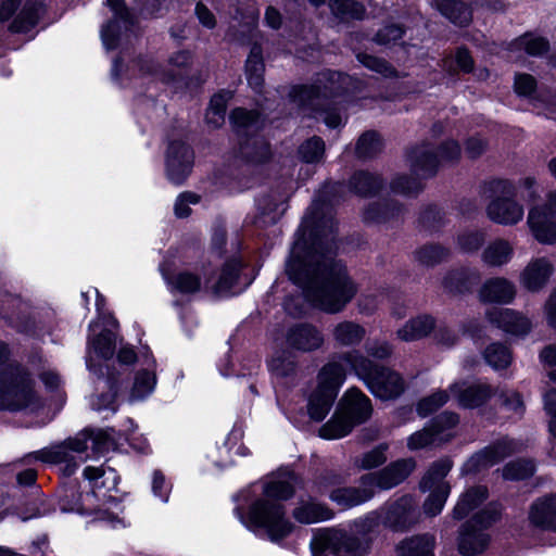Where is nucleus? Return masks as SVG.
<instances>
[{
	"instance_id": "obj_16",
	"label": "nucleus",
	"mask_w": 556,
	"mask_h": 556,
	"mask_svg": "<svg viewBox=\"0 0 556 556\" xmlns=\"http://www.w3.org/2000/svg\"><path fill=\"white\" fill-rule=\"evenodd\" d=\"M191 59L188 51H178L169 58L168 65L170 70L168 71L162 70L152 59H139L134 66L138 68L142 76H150L153 80L169 83L176 78L180 70L191 64Z\"/></svg>"
},
{
	"instance_id": "obj_35",
	"label": "nucleus",
	"mask_w": 556,
	"mask_h": 556,
	"mask_svg": "<svg viewBox=\"0 0 556 556\" xmlns=\"http://www.w3.org/2000/svg\"><path fill=\"white\" fill-rule=\"evenodd\" d=\"M435 8L455 25L465 26L471 21V11L467 4L462 1L435 0Z\"/></svg>"
},
{
	"instance_id": "obj_19",
	"label": "nucleus",
	"mask_w": 556,
	"mask_h": 556,
	"mask_svg": "<svg viewBox=\"0 0 556 556\" xmlns=\"http://www.w3.org/2000/svg\"><path fill=\"white\" fill-rule=\"evenodd\" d=\"M193 153L188 146L180 141H173L167 151L166 172L168 179L180 185L190 174Z\"/></svg>"
},
{
	"instance_id": "obj_13",
	"label": "nucleus",
	"mask_w": 556,
	"mask_h": 556,
	"mask_svg": "<svg viewBox=\"0 0 556 556\" xmlns=\"http://www.w3.org/2000/svg\"><path fill=\"white\" fill-rule=\"evenodd\" d=\"M458 415L445 412L435 417L430 426L420 431L414 432L407 439V447L412 451L427 447L432 444L448 441L452 437V429L458 424Z\"/></svg>"
},
{
	"instance_id": "obj_56",
	"label": "nucleus",
	"mask_w": 556,
	"mask_h": 556,
	"mask_svg": "<svg viewBox=\"0 0 556 556\" xmlns=\"http://www.w3.org/2000/svg\"><path fill=\"white\" fill-rule=\"evenodd\" d=\"M448 393L444 390H439L431 395L424 397L417 405L419 416L426 417L438 410L448 401Z\"/></svg>"
},
{
	"instance_id": "obj_41",
	"label": "nucleus",
	"mask_w": 556,
	"mask_h": 556,
	"mask_svg": "<svg viewBox=\"0 0 556 556\" xmlns=\"http://www.w3.org/2000/svg\"><path fill=\"white\" fill-rule=\"evenodd\" d=\"M232 94L230 91H222L214 94L206 111L205 119L214 128L219 127L225 122V113L228 101Z\"/></svg>"
},
{
	"instance_id": "obj_61",
	"label": "nucleus",
	"mask_w": 556,
	"mask_h": 556,
	"mask_svg": "<svg viewBox=\"0 0 556 556\" xmlns=\"http://www.w3.org/2000/svg\"><path fill=\"white\" fill-rule=\"evenodd\" d=\"M502 406L516 417H521L525 412V404L521 395L516 391L502 392Z\"/></svg>"
},
{
	"instance_id": "obj_50",
	"label": "nucleus",
	"mask_w": 556,
	"mask_h": 556,
	"mask_svg": "<svg viewBox=\"0 0 556 556\" xmlns=\"http://www.w3.org/2000/svg\"><path fill=\"white\" fill-rule=\"evenodd\" d=\"M450 494V485L441 483L430 493L424 504V510L428 516L434 517L441 513Z\"/></svg>"
},
{
	"instance_id": "obj_20",
	"label": "nucleus",
	"mask_w": 556,
	"mask_h": 556,
	"mask_svg": "<svg viewBox=\"0 0 556 556\" xmlns=\"http://www.w3.org/2000/svg\"><path fill=\"white\" fill-rule=\"evenodd\" d=\"M338 408L354 426L365 422L372 413L370 399L356 388L344 393Z\"/></svg>"
},
{
	"instance_id": "obj_5",
	"label": "nucleus",
	"mask_w": 556,
	"mask_h": 556,
	"mask_svg": "<svg viewBox=\"0 0 556 556\" xmlns=\"http://www.w3.org/2000/svg\"><path fill=\"white\" fill-rule=\"evenodd\" d=\"M350 79L349 76L341 73L321 74L316 86H296L290 92L292 102L299 106H311L313 110L320 111L324 123L329 128H337L342 124V116L337 109L321 110L319 106L329 97L338 96L343 91V85Z\"/></svg>"
},
{
	"instance_id": "obj_42",
	"label": "nucleus",
	"mask_w": 556,
	"mask_h": 556,
	"mask_svg": "<svg viewBox=\"0 0 556 556\" xmlns=\"http://www.w3.org/2000/svg\"><path fill=\"white\" fill-rule=\"evenodd\" d=\"M452 462L448 458H442L434 462L420 482L422 491L437 488L441 483H445L443 479L452 469Z\"/></svg>"
},
{
	"instance_id": "obj_43",
	"label": "nucleus",
	"mask_w": 556,
	"mask_h": 556,
	"mask_svg": "<svg viewBox=\"0 0 556 556\" xmlns=\"http://www.w3.org/2000/svg\"><path fill=\"white\" fill-rule=\"evenodd\" d=\"M39 5L26 3L11 23L10 30L13 33L29 31L39 20Z\"/></svg>"
},
{
	"instance_id": "obj_18",
	"label": "nucleus",
	"mask_w": 556,
	"mask_h": 556,
	"mask_svg": "<svg viewBox=\"0 0 556 556\" xmlns=\"http://www.w3.org/2000/svg\"><path fill=\"white\" fill-rule=\"evenodd\" d=\"M458 406L463 408H477L484 405L494 394V389L484 382L469 383L454 382L448 388Z\"/></svg>"
},
{
	"instance_id": "obj_63",
	"label": "nucleus",
	"mask_w": 556,
	"mask_h": 556,
	"mask_svg": "<svg viewBox=\"0 0 556 556\" xmlns=\"http://www.w3.org/2000/svg\"><path fill=\"white\" fill-rule=\"evenodd\" d=\"M379 525V518L377 514L371 513L363 518L354 521L352 527V534L350 536L357 538V535L365 536L372 532Z\"/></svg>"
},
{
	"instance_id": "obj_46",
	"label": "nucleus",
	"mask_w": 556,
	"mask_h": 556,
	"mask_svg": "<svg viewBox=\"0 0 556 556\" xmlns=\"http://www.w3.org/2000/svg\"><path fill=\"white\" fill-rule=\"evenodd\" d=\"M329 7L331 12L342 20H361L365 13L363 4L354 0H330Z\"/></svg>"
},
{
	"instance_id": "obj_21",
	"label": "nucleus",
	"mask_w": 556,
	"mask_h": 556,
	"mask_svg": "<svg viewBox=\"0 0 556 556\" xmlns=\"http://www.w3.org/2000/svg\"><path fill=\"white\" fill-rule=\"evenodd\" d=\"M554 273V266L547 257L532 258L520 274V285L530 292L542 290Z\"/></svg>"
},
{
	"instance_id": "obj_8",
	"label": "nucleus",
	"mask_w": 556,
	"mask_h": 556,
	"mask_svg": "<svg viewBox=\"0 0 556 556\" xmlns=\"http://www.w3.org/2000/svg\"><path fill=\"white\" fill-rule=\"evenodd\" d=\"M368 547L366 540L336 529L318 531L311 542L313 556H364Z\"/></svg>"
},
{
	"instance_id": "obj_1",
	"label": "nucleus",
	"mask_w": 556,
	"mask_h": 556,
	"mask_svg": "<svg viewBox=\"0 0 556 556\" xmlns=\"http://www.w3.org/2000/svg\"><path fill=\"white\" fill-rule=\"evenodd\" d=\"M286 270L303 289L307 301L329 314L341 312L357 292L346 268L333 258L332 250L324 247L321 238L311 247L304 240H296Z\"/></svg>"
},
{
	"instance_id": "obj_64",
	"label": "nucleus",
	"mask_w": 556,
	"mask_h": 556,
	"mask_svg": "<svg viewBox=\"0 0 556 556\" xmlns=\"http://www.w3.org/2000/svg\"><path fill=\"white\" fill-rule=\"evenodd\" d=\"M200 201L198 194L192 192L181 193L175 202L174 211L175 215L179 218L188 217L191 213L189 207L190 204H197Z\"/></svg>"
},
{
	"instance_id": "obj_27",
	"label": "nucleus",
	"mask_w": 556,
	"mask_h": 556,
	"mask_svg": "<svg viewBox=\"0 0 556 556\" xmlns=\"http://www.w3.org/2000/svg\"><path fill=\"white\" fill-rule=\"evenodd\" d=\"M374 495L372 485L365 484L363 477L359 480V486L339 488L329 494L331 501L344 508L361 505L372 498Z\"/></svg>"
},
{
	"instance_id": "obj_44",
	"label": "nucleus",
	"mask_w": 556,
	"mask_h": 556,
	"mask_svg": "<svg viewBox=\"0 0 556 556\" xmlns=\"http://www.w3.org/2000/svg\"><path fill=\"white\" fill-rule=\"evenodd\" d=\"M485 362L494 369L501 370L507 368L513 361L510 350L501 343L490 344L483 352Z\"/></svg>"
},
{
	"instance_id": "obj_48",
	"label": "nucleus",
	"mask_w": 556,
	"mask_h": 556,
	"mask_svg": "<svg viewBox=\"0 0 556 556\" xmlns=\"http://www.w3.org/2000/svg\"><path fill=\"white\" fill-rule=\"evenodd\" d=\"M388 445L380 444L372 450L364 453L359 457L355 458L354 465L358 469L370 470L377 468L384 464L388 459L387 457Z\"/></svg>"
},
{
	"instance_id": "obj_40",
	"label": "nucleus",
	"mask_w": 556,
	"mask_h": 556,
	"mask_svg": "<svg viewBox=\"0 0 556 556\" xmlns=\"http://www.w3.org/2000/svg\"><path fill=\"white\" fill-rule=\"evenodd\" d=\"M230 122L233 129L240 136L255 131L260 127V116L255 111L236 109L230 115Z\"/></svg>"
},
{
	"instance_id": "obj_15",
	"label": "nucleus",
	"mask_w": 556,
	"mask_h": 556,
	"mask_svg": "<svg viewBox=\"0 0 556 556\" xmlns=\"http://www.w3.org/2000/svg\"><path fill=\"white\" fill-rule=\"evenodd\" d=\"M416 463L413 458H403L391 463L383 469L363 476V481L367 485H372L374 490H389L403 482L415 469Z\"/></svg>"
},
{
	"instance_id": "obj_2",
	"label": "nucleus",
	"mask_w": 556,
	"mask_h": 556,
	"mask_svg": "<svg viewBox=\"0 0 556 556\" xmlns=\"http://www.w3.org/2000/svg\"><path fill=\"white\" fill-rule=\"evenodd\" d=\"M295 478L289 475L286 479H274L263 486L266 498L257 500L249 510V525L264 528L271 541L289 535L293 529L286 518L283 505L271 500H288L294 494Z\"/></svg>"
},
{
	"instance_id": "obj_39",
	"label": "nucleus",
	"mask_w": 556,
	"mask_h": 556,
	"mask_svg": "<svg viewBox=\"0 0 556 556\" xmlns=\"http://www.w3.org/2000/svg\"><path fill=\"white\" fill-rule=\"evenodd\" d=\"M355 426L337 408L333 416L320 429L319 435L327 440H336L349 434Z\"/></svg>"
},
{
	"instance_id": "obj_47",
	"label": "nucleus",
	"mask_w": 556,
	"mask_h": 556,
	"mask_svg": "<svg viewBox=\"0 0 556 556\" xmlns=\"http://www.w3.org/2000/svg\"><path fill=\"white\" fill-rule=\"evenodd\" d=\"M156 383L155 375L149 370L137 372L135 382L130 392V400H142L152 393Z\"/></svg>"
},
{
	"instance_id": "obj_29",
	"label": "nucleus",
	"mask_w": 556,
	"mask_h": 556,
	"mask_svg": "<svg viewBox=\"0 0 556 556\" xmlns=\"http://www.w3.org/2000/svg\"><path fill=\"white\" fill-rule=\"evenodd\" d=\"M241 267L242 264L239 260L228 261L223 266L216 281H206V288L210 289L216 295L229 294L237 285Z\"/></svg>"
},
{
	"instance_id": "obj_4",
	"label": "nucleus",
	"mask_w": 556,
	"mask_h": 556,
	"mask_svg": "<svg viewBox=\"0 0 556 556\" xmlns=\"http://www.w3.org/2000/svg\"><path fill=\"white\" fill-rule=\"evenodd\" d=\"M345 368H350L369 389L381 400H394L405 390L404 378L395 370L379 366L358 351H348L339 354Z\"/></svg>"
},
{
	"instance_id": "obj_14",
	"label": "nucleus",
	"mask_w": 556,
	"mask_h": 556,
	"mask_svg": "<svg viewBox=\"0 0 556 556\" xmlns=\"http://www.w3.org/2000/svg\"><path fill=\"white\" fill-rule=\"evenodd\" d=\"M113 17L101 30L103 45L106 49H115L119 40L130 29L134 24L132 16L126 8L124 0H106Z\"/></svg>"
},
{
	"instance_id": "obj_23",
	"label": "nucleus",
	"mask_w": 556,
	"mask_h": 556,
	"mask_svg": "<svg viewBox=\"0 0 556 556\" xmlns=\"http://www.w3.org/2000/svg\"><path fill=\"white\" fill-rule=\"evenodd\" d=\"M287 343L295 350L311 352L324 344V336L316 327L301 324L289 329Z\"/></svg>"
},
{
	"instance_id": "obj_59",
	"label": "nucleus",
	"mask_w": 556,
	"mask_h": 556,
	"mask_svg": "<svg viewBox=\"0 0 556 556\" xmlns=\"http://www.w3.org/2000/svg\"><path fill=\"white\" fill-rule=\"evenodd\" d=\"M109 383V392L102 393L96 396L92 402V408L96 410H104L110 409L112 413L117 410L116 404V395H117V384L116 382H108Z\"/></svg>"
},
{
	"instance_id": "obj_3",
	"label": "nucleus",
	"mask_w": 556,
	"mask_h": 556,
	"mask_svg": "<svg viewBox=\"0 0 556 556\" xmlns=\"http://www.w3.org/2000/svg\"><path fill=\"white\" fill-rule=\"evenodd\" d=\"M459 155L460 147L454 140L444 142L438 154L433 152V148L429 143L414 148L407 160L410 170L416 177L406 175L394 177L390 184L391 191L404 197L417 194L422 188L421 178L433 176L442 162L457 160Z\"/></svg>"
},
{
	"instance_id": "obj_26",
	"label": "nucleus",
	"mask_w": 556,
	"mask_h": 556,
	"mask_svg": "<svg viewBox=\"0 0 556 556\" xmlns=\"http://www.w3.org/2000/svg\"><path fill=\"white\" fill-rule=\"evenodd\" d=\"M405 212V207L393 201L383 200L369 204L364 211L363 218L368 224H386L399 220Z\"/></svg>"
},
{
	"instance_id": "obj_33",
	"label": "nucleus",
	"mask_w": 556,
	"mask_h": 556,
	"mask_svg": "<svg viewBox=\"0 0 556 556\" xmlns=\"http://www.w3.org/2000/svg\"><path fill=\"white\" fill-rule=\"evenodd\" d=\"M518 444L510 439H502L477 454L472 460L482 466H492L517 450Z\"/></svg>"
},
{
	"instance_id": "obj_30",
	"label": "nucleus",
	"mask_w": 556,
	"mask_h": 556,
	"mask_svg": "<svg viewBox=\"0 0 556 556\" xmlns=\"http://www.w3.org/2000/svg\"><path fill=\"white\" fill-rule=\"evenodd\" d=\"M365 328L353 320H342L334 325L331 337L339 346L358 345L365 338Z\"/></svg>"
},
{
	"instance_id": "obj_36",
	"label": "nucleus",
	"mask_w": 556,
	"mask_h": 556,
	"mask_svg": "<svg viewBox=\"0 0 556 556\" xmlns=\"http://www.w3.org/2000/svg\"><path fill=\"white\" fill-rule=\"evenodd\" d=\"M383 186V180L378 174L357 172L350 179V190L362 197L376 194Z\"/></svg>"
},
{
	"instance_id": "obj_55",
	"label": "nucleus",
	"mask_w": 556,
	"mask_h": 556,
	"mask_svg": "<svg viewBox=\"0 0 556 556\" xmlns=\"http://www.w3.org/2000/svg\"><path fill=\"white\" fill-rule=\"evenodd\" d=\"M170 285L180 293H195L201 289V279L190 271H181L170 280Z\"/></svg>"
},
{
	"instance_id": "obj_24",
	"label": "nucleus",
	"mask_w": 556,
	"mask_h": 556,
	"mask_svg": "<svg viewBox=\"0 0 556 556\" xmlns=\"http://www.w3.org/2000/svg\"><path fill=\"white\" fill-rule=\"evenodd\" d=\"M516 295V288L504 277L488 279L479 291V298L485 303H510Z\"/></svg>"
},
{
	"instance_id": "obj_17",
	"label": "nucleus",
	"mask_w": 556,
	"mask_h": 556,
	"mask_svg": "<svg viewBox=\"0 0 556 556\" xmlns=\"http://www.w3.org/2000/svg\"><path fill=\"white\" fill-rule=\"evenodd\" d=\"M485 317L491 325L510 336L525 337L532 329V321L527 316L510 308L492 307Z\"/></svg>"
},
{
	"instance_id": "obj_22",
	"label": "nucleus",
	"mask_w": 556,
	"mask_h": 556,
	"mask_svg": "<svg viewBox=\"0 0 556 556\" xmlns=\"http://www.w3.org/2000/svg\"><path fill=\"white\" fill-rule=\"evenodd\" d=\"M418 511L410 496H403L390 504L386 510L384 522L394 530H404L417 521Z\"/></svg>"
},
{
	"instance_id": "obj_52",
	"label": "nucleus",
	"mask_w": 556,
	"mask_h": 556,
	"mask_svg": "<svg viewBox=\"0 0 556 556\" xmlns=\"http://www.w3.org/2000/svg\"><path fill=\"white\" fill-rule=\"evenodd\" d=\"M325 154V142L319 137H313L299 148V155L305 163H319Z\"/></svg>"
},
{
	"instance_id": "obj_28",
	"label": "nucleus",
	"mask_w": 556,
	"mask_h": 556,
	"mask_svg": "<svg viewBox=\"0 0 556 556\" xmlns=\"http://www.w3.org/2000/svg\"><path fill=\"white\" fill-rule=\"evenodd\" d=\"M514 253V245L508 240L497 238L484 248L481 261L489 267H502L511 261Z\"/></svg>"
},
{
	"instance_id": "obj_38",
	"label": "nucleus",
	"mask_w": 556,
	"mask_h": 556,
	"mask_svg": "<svg viewBox=\"0 0 556 556\" xmlns=\"http://www.w3.org/2000/svg\"><path fill=\"white\" fill-rule=\"evenodd\" d=\"M488 497V490L484 486H475L462 495L453 510L455 519L465 518L471 510L477 508Z\"/></svg>"
},
{
	"instance_id": "obj_37",
	"label": "nucleus",
	"mask_w": 556,
	"mask_h": 556,
	"mask_svg": "<svg viewBox=\"0 0 556 556\" xmlns=\"http://www.w3.org/2000/svg\"><path fill=\"white\" fill-rule=\"evenodd\" d=\"M264 62L262 49L260 46L254 45L251 48L250 54L247 59L245 63V74L249 85L255 89L260 90L264 83Z\"/></svg>"
},
{
	"instance_id": "obj_10",
	"label": "nucleus",
	"mask_w": 556,
	"mask_h": 556,
	"mask_svg": "<svg viewBox=\"0 0 556 556\" xmlns=\"http://www.w3.org/2000/svg\"><path fill=\"white\" fill-rule=\"evenodd\" d=\"M496 197L489 203L486 214L489 218L500 225L513 226L522 220L525 210L514 200L516 186L508 180H497L492 184Z\"/></svg>"
},
{
	"instance_id": "obj_53",
	"label": "nucleus",
	"mask_w": 556,
	"mask_h": 556,
	"mask_svg": "<svg viewBox=\"0 0 556 556\" xmlns=\"http://www.w3.org/2000/svg\"><path fill=\"white\" fill-rule=\"evenodd\" d=\"M535 465L531 459H517L503 468V477L507 480H523L534 473Z\"/></svg>"
},
{
	"instance_id": "obj_62",
	"label": "nucleus",
	"mask_w": 556,
	"mask_h": 556,
	"mask_svg": "<svg viewBox=\"0 0 556 556\" xmlns=\"http://www.w3.org/2000/svg\"><path fill=\"white\" fill-rule=\"evenodd\" d=\"M484 242V235L480 231H468L458 236L457 243L463 252L471 253L480 249Z\"/></svg>"
},
{
	"instance_id": "obj_32",
	"label": "nucleus",
	"mask_w": 556,
	"mask_h": 556,
	"mask_svg": "<svg viewBox=\"0 0 556 556\" xmlns=\"http://www.w3.org/2000/svg\"><path fill=\"white\" fill-rule=\"evenodd\" d=\"M434 329V320L431 316L421 315L409 319L401 327L396 334L402 341H416L428 336Z\"/></svg>"
},
{
	"instance_id": "obj_57",
	"label": "nucleus",
	"mask_w": 556,
	"mask_h": 556,
	"mask_svg": "<svg viewBox=\"0 0 556 556\" xmlns=\"http://www.w3.org/2000/svg\"><path fill=\"white\" fill-rule=\"evenodd\" d=\"M516 46L525 49L530 55L536 56L546 52L549 48L548 41L543 37L531 34L523 35L516 40Z\"/></svg>"
},
{
	"instance_id": "obj_7",
	"label": "nucleus",
	"mask_w": 556,
	"mask_h": 556,
	"mask_svg": "<svg viewBox=\"0 0 556 556\" xmlns=\"http://www.w3.org/2000/svg\"><path fill=\"white\" fill-rule=\"evenodd\" d=\"M36 403L29 374L18 364L9 363L0 374V409L21 410Z\"/></svg>"
},
{
	"instance_id": "obj_11",
	"label": "nucleus",
	"mask_w": 556,
	"mask_h": 556,
	"mask_svg": "<svg viewBox=\"0 0 556 556\" xmlns=\"http://www.w3.org/2000/svg\"><path fill=\"white\" fill-rule=\"evenodd\" d=\"M527 224L536 241L556 243V191L548 192L543 203L529 210Z\"/></svg>"
},
{
	"instance_id": "obj_54",
	"label": "nucleus",
	"mask_w": 556,
	"mask_h": 556,
	"mask_svg": "<svg viewBox=\"0 0 556 556\" xmlns=\"http://www.w3.org/2000/svg\"><path fill=\"white\" fill-rule=\"evenodd\" d=\"M382 149V141L375 131L363 134L356 144V154L362 159L372 157Z\"/></svg>"
},
{
	"instance_id": "obj_60",
	"label": "nucleus",
	"mask_w": 556,
	"mask_h": 556,
	"mask_svg": "<svg viewBox=\"0 0 556 556\" xmlns=\"http://www.w3.org/2000/svg\"><path fill=\"white\" fill-rule=\"evenodd\" d=\"M357 60L370 71L381 74L384 77L394 75V70L384 60L366 53L357 54Z\"/></svg>"
},
{
	"instance_id": "obj_31",
	"label": "nucleus",
	"mask_w": 556,
	"mask_h": 556,
	"mask_svg": "<svg viewBox=\"0 0 556 556\" xmlns=\"http://www.w3.org/2000/svg\"><path fill=\"white\" fill-rule=\"evenodd\" d=\"M332 516L331 509L314 501H301L293 510L294 519L306 525L329 520Z\"/></svg>"
},
{
	"instance_id": "obj_9",
	"label": "nucleus",
	"mask_w": 556,
	"mask_h": 556,
	"mask_svg": "<svg viewBox=\"0 0 556 556\" xmlns=\"http://www.w3.org/2000/svg\"><path fill=\"white\" fill-rule=\"evenodd\" d=\"M498 516V507L489 505L475 515L472 520L464 525L458 539V549L463 556H473L486 548L489 535L484 532V529L491 526Z\"/></svg>"
},
{
	"instance_id": "obj_6",
	"label": "nucleus",
	"mask_w": 556,
	"mask_h": 556,
	"mask_svg": "<svg viewBox=\"0 0 556 556\" xmlns=\"http://www.w3.org/2000/svg\"><path fill=\"white\" fill-rule=\"evenodd\" d=\"M346 377V368L339 354L329 358L317 375V387L312 393L307 410L312 419L323 420L331 409Z\"/></svg>"
},
{
	"instance_id": "obj_58",
	"label": "nucleus",
	"mask_w": 556,
	"mask_h": 556,
	"mask_svg": "<svg viewBox=\"0 0 556 556\" xmlns=\"http://www.w3.org/2000/svg\"><path fill=\"white\" fill-rule=\"evenodd\" d=\"M91 350L101 358L108 359L112 357L115 351V340L112 332L102 331L91 341Z\"/></svg>"
},
{
	"instance_id": "obj_12",
	"label": "nucleus",
	"mask_w": 556,
	"mask_h": 556,
	"mask_svg": "<svg viewBox=\"0 0 556 556\" xmlns=\"http://www.w3.org/2000/svg\"><path fill=\"white\" fill-rule=\"evenodd\" d=\"M87 450L86 438L75 437L36 452L35 457L48 464H64L63 473L72 476L78 467L76 455L83 454Z\"/></svg>"
},
{
	"instance_id": "obj_25",
	"label": "nucleus",
	"mask_w": 556,
	"mask_h": 556,
	"mask_svg": "<svg viewBox=\"0 0 556 556\" xmlns=\"http://www.w3.org/2000/svg\"><path fill=\"white\" fill-rule=\"evenodd\" d=\"M529 520L534 527L556 531V495L538 498L530 507Z\"/></svg>"
},
{
	"instance_id": "obj_51",
	"label": "nucleus",
	"mask_w": 556,
	"mask_h": 556,
	"mask_svg": "<svg viewBox=\"0 0 556 556\" xmlns=\"http://www.w3.org/2000/svg\"><path fill=\"white\" fill-rule=\"evenodd\" d=\"M86 438V444L93 451V454L99 455L108 452L113 446V440L110 434L103 430H85L77 435V438Z\"/></svg>"
},
{
	"instance_id": "obj_45",
	"label": "nucleus",
	"mask_w": 556,
	"mask_h": 556,
	"mask_svg": "<svg viewBox=\"0 0 556 556\" xmlns=\"http://www.w3.org/2000/svg\"><path fill=\"white\" fill-rule=\"evenodd\" d=\"M240 151L251 162H263L270 154L269 144L261 137L247 139L241 144Z\"/></svg>"
},
{
	"instance_id": "obj_49",
	"label": "nucleus",
	"mask_w": 556,
	"mask_h": 556,
	"mask_svg": "<svg viewBox=\"0 0 556 556\" xmlns=\"http://www.w3.org/2000/svg\"><path fill=\"white\" fill-rule=\"evenodd\" d=\"M448 251L438 244L424 245L415 252V260L424 266H434L444 261Z\"/></svg>"
},
{
	"instance_id": "obj_34",
	"label": "nucleus",
	"mask_w": 556,
	"mask_h": 556,
	"mask_svg": "<svg viewBox=\"0 0 556 556\" xmlns=\"http://www.w3.org/2000/svg\"><path fill=\"white\" fill-rule=\"evenodd\" d=\"M433 548L434 538L432 535H415L399 544L397 556H434Z\"/></svg>"
}]
</instances>
